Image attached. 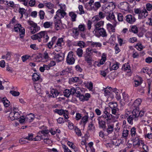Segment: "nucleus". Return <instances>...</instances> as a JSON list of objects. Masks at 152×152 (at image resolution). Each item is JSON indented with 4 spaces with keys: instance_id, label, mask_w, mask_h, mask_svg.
Listing matches in <instances>:
<instances>
[{
    "instance_id": "1",
    "label": "nucleus",
    "mask_w": 152,
    "mask_h": 152,
    "mask_svg": "<svg viewBox=\"0 0 152 152\" xmlns=\"http://www.w3.org/2000/svg\"><path fill=\"white\" fill-rule=\"evenodd\" d=\"M31 38L33 40H38L39 42L42 41V39H43V42L46 43L48 41L49 37L47 32L41 31L40 32L32 36Z\"/></svg>"
},
{
    "instance_id": "2",
    "label": "nucleus",
    "mask_w": 152,
    "mask_h": 152,
    "mask_svg": "<svg viewBox=\"0 0 152 152\" xmlns=\"http://www.w3.org/2000/svg\"><path fill=\"white\" fill-rule=\"evenodd\" d=\"M28 23L30 26H28L27 28L30 31L31 33L34 34L39 31L40 27L38 26L37 24L31 20H28Z\"/></svg>"
},
{
    "instance_id": "3",
    "label": "nucleus",
    "mask_w": 152,
    "mask_h": 152,
    "mask_svg": "<svg viewBox=\"0 0 152 152\" xmlns=\"http://www.w3.org/2000/svg\"><path fill=\"white\" fill-rule=\"evenodd\" d=\"M95 21H94V20H93L92 22L94 23V28L93 29V33H98L99 30L103 28L104 24V21L103 20Z\"/></svg>"
},
{
    "instance_id": "4",
    "label": "nucleus",
    "mask_w": 152,
    "mask_h": 152,
    "mask_svg": "<svg viewBox=\"0 0 152 152\" xmlns=\"http://www.w3.org/2000/svg\"><path fill=\"white\" fill-rule=\"evenodd\" d=\"M75 93H76L75 96L77 97H78L80 101L82 102L88 101L91 97V95L89 93H86L84 95L83 94H81L80 92L79 91H77Z\"/></svg>"
},
{
    "instance_id": "5",
    "label": "nucleus",
    "mask_w": 152,
    "mask_h": 152,
    "mask_svg": "<svg viewBox=\"0 0 152 152\" xmlns=\"http://www.w3.org/2000/svg\"><path fill=\"white\" fill-rule=\"evenodd\" d=\"M115 90V88L113 89L111 87L104 88V89L103 90L104 93V95L106 96H107V97L109 98L110 97L111 98H114V91Z\"/></svg>"
},
{
    "instance_id": "6",
    "label": "nucleus",
    "mask_w": 152,
    "mask_h": 152,
    "mask_svg": "<svg viewBox=\"0 0 152 152\" xmlns=\"http://www.w3.org/2000/svg\"><path fill=\"white\" fill-rule=\"evenodd\" d=\"M75 56L74 55L73 52L71 51L68 53L66 58V62L69 65H72L75 63Z\"/></svg>"
},
{
    "instance_id": "7",
    "label": "nucleus",
    "mask_w": 152,
    "mask_h": 152,
    "mask_svg": "<svg viewBox=\"0 0 152 152\" xmlns=\"http://www.w3.org/2000/svg\"><path fill=\"white\" fill-rule=\"evenodd\" d=\"M89 48L86 49V53L84 54L83 56L84 57V60L87 63H90L92 60V55L90 52Z\"/></svg>"
},
{
    "instance_id": "8",
    "label": "nucleus",
    "mask_w": 152,
    "mask_h": 152,
    "mask_svg": "<svg viewBox=\"0 0 152 152\" xmlns=\"http://www.w3.org/2000/svg\"><path fill=\"white\" fill-rule=\"evenodd\" d=\"M136 113H135L133 110L131 113V114L127 118L128 122L131 125L133 124V121H136L138 120L137 115H136Z\"/></svg>"
},
{
    "instance_id": "9",
    "label": "nucleus",
    "mask_w": 152,
    "mask_h": 152,
    "mask_svg": "<svg viewBox=\"0 0 152 152\" xmlns=\"http://www.w3.org/2000/svg\"><path fill=\"white\" fill-rule=\"evenodd\" d=\"M53 111L55 113L58 114L60 115H63L64 116L66 119H67L69 118L68 116L69 112L68 110H64L63 109H56L54 110Z\"/></svg>"
},
{
    "instance_id": "10",
    "label": "nucleus",
    "mask_w": 152,
    "mask_h": 152,
    "mask_svg": "<svg viewBox=\"0 0 152 152\" xmlns=\"http://www.w3.org/2000/svg\"><path fill=\"white\" fill-rule=\"evenodd\" d=\"M76 91V90L75 88H72L70 89H66L64 91V94L65 96L69 97L70 95L74 94Z\"/></svg>"
},
{
    "instance_id": "11",
    "label": "nucleus",
    "mask_w": 152,
    "mask_h": 152,
    "mask_svg": "<svg viewBox=\"0 0 152 152\" xmlns=\"http://www.w3.org/2000/svg\"><path fill=\"white\" fill-rule=\"evenodd\" d=\"M94 35L97 37H99L100 36H101L102 37H107V34L106 32V30L104 29L103 28L101 29H100L98 31V33H93Z\"/></svg>"
},
{
    "instance_id": "12",
    "label": "nucleus",
    "mask_w": 152,
    "mask_h": 152,
    "mask_svg": "<svg viewBox=\"0 0 152 152\" xmlns=\"http://www.w3.org/2000/svg\"><path fill=\"white\" fill-rule=\"evenodd\" d=\"M14 29L15 32H20V35L21 34H24L25 33V30L24 28L22 27L21 25L19 24H16L15 25Z\"/></svg>"
},
{
    "instance_id": "13",
    "label": "nucleus",
    "mask_w": 152,
    "mask_h": 152,
    "mask_svg": "<svg viewBox=\"0 0 152 152\" xmlns=\"http://www.w3.org/2000/svg\"><path fill=\"white\" fill-rule=\"evenodd\" d=\"M97 119L98 122L99 127L102 129L103 131H105L106 128V122L102 120L100 117H98Z\"/></svg>"
},
{
    "instance_id": "14",
    "label": "nucleus",
    "mask_w": 152,
    "mask_h": 152,
    "mask_svg": "<svg viewBox=\"0 0 152 152\" xmlns=\"http://www.w3.org/2000/svg\"><path fill=\"white\" fill-rule=\"evenodd\" d=\"M9 117L11 120L13 121L19 119L20 115L18 112H11L9 115Z\"/></svg>"
},
{
    "instance_id": "15",
    "label": "nucleus",
    "mask_w": 152,
    "mask_h": 152,
    "mask_svg": "<svg viewBox=\"0 0 152 152\" xmlns=\"http://www.w3.org/2000/svg\"><path fill=\"white\" fill-rule=\"evenodd\" d=\"M105 14L102 12H100L99 13V15L94 16L92 19L94 20V21H99L101 19H103L105 17Z\"/></svg>"
},
{
    "instance_id": "16",
    "label": "nucleus",
    "mask_w": 152,
    "mask_h": 152,
    "mask_svg": "<svg viewBox=\"0 0 152 152\" xmlns=\"http://www.w3.org/2000/svg\"><path fill=\"white\" fill-rule=\"evenodd\" d=\"M64 45V42L62 38H58L54 46V48H58L59 49L62 48V47Z\"/></svg>"
},
{
    "instance_id": "17",
    "label": "nucleus",
    "mask_w": 152,
    "mask_h": 152,
    "mask_svg": "<svg viewBox=\"0 0 152 152\" xmlns=\"http://www.w3.org/2000/svg\"><path fill=\"white\" fill-rule=\"evenodd\" d=\"M106 19L109 21H112L114 25H116V22L115 15L113 12L110 13L106 17Z\"/></svg>"
},
{
    "instance_id": "18",
    "label": "nucleus",
    "mask_w": 152,
    "mask_h": 152,
    "mask_svg": "<svg viewBox=\"0 0 152 152\" xmlns=\"http://www.w3.org/2000/svg\"><path fill=\"white\" fill-rule=\"evenodd\" d=\"M66 13L63 10H58L56 12V15L54 16V18L56 19L57 17H58L59 18H63Z\"/></svg>"
},
{
    "instance_id": "19",
    "label": "nucleus",
    "mask_w": 152,
    "mask_h": 152,
    "mask_svg": "<svg viewBox=\"0 0 152 152\" xmlns=\"http://www.w3.org/2000/svg\"><path fill=\"white\" fill-rule=\"evenodd\" d=\"M126 20L128 23L132 24L135 22L136 19L134 16L131 15H128L126 16Z\"/></svg>"
},
{
    "instance_id": "20",
    "label": "nucleus",
    "mask_w": 152,
    "mask_h": 152,
    "mask_svg": "<svg viewBox=\"0 0 152 152\" xmlns=\"http://www.w3.org/2000/svg\"><path fill=\"white\" fill-rule=\"evenodd\" d=\"M148 13L145 9H143L140 14L138 15V18L140 19H143L147 16Z\"/></svg>"
},
{
    "instance_id": "21",
    "label": "nucleus",
    "mask_w": 152,
    "mask_h": 152,
    "mask_svg": "<svg viewBox=\"0 0 152 152\" xmlns=\"http://www.w3.org/2000/svg\"><path fill=\"white\" fill-rule=\"evenodd\" d=\"M112 115L109 113L106 110H105L104 111V114L100 116L101 118H103L104 119L107 118L106 120L107 121L108 120H110L112 118Z\"/></svg>"
},
{
    "instance_id": "22",
    "label": "nucleus",
    "mask_w": 152,
    "mask_h": 152,
    "mask_svg": "<svg viewBox=\"0 0 152 152\" xmlns=\"http://www.w3.org/2000/svg\"><path fill=\"white\" fill-rule=\"evenodd\" d=\"M120 7L121 9L126 11L129 9V4L126 2H123L120 3Z\"/></svg>"
},
{
    "instance_id": "23",
    "label": "nucleus",
    "mask_w": 152,
    "mask_h": 152,
    "mask_svg": "<svg viewBox=\"0 0 152 152\" xmlns=\"http://www.w3.org/2000/svg\"><path fill=\"white\" fill-rule=\"evenodd\" d=\"M141 102V99H138L134 101L132 106L135 108L134 109L138 110V106L140 104Z\"/></svg>"
},
{
    "instance_id": "24",
    "label": "nucleus",
    "mask_w": 152,
    "mask_h": 152,
    "mask_svg": "<svg viewBox=\"0 0 152 152\" xmlns=\"http://www.w3.org/2000/svg\"><path fill=\"white\" fill-rule=\"evenodd\" d=\"M54 58L57 62H59L64 60V57L62 54H58L55 55Z\"/></svg>"
},
{
    "instance_id": "25",
    "label": "nucleus",
    "mask_w": 152,
    "mask_h": 152,
    "mask_svg": "<svg viewBox=\"0 0 152 152\" xmlns=\"http://www.w3.org/2000/svg\"><path fill=\"white\" fill-rule=\"evenodd\" d=\"M72 36L75 39H77L79 34V31L77 28H73L72 29Z\"/></svg>"
},
{
    "instance_id": "26",
    "label": "nucleus",
    "mask_w": 152,
    "mask_h": 152,
    "mask_svg": "<svg viewBox=\"0 0 152 152\" xmlns=\"http://www.w3.org/2000/svg\"><path fill=\"white\" fill-rule=\"evenodd\" d=\"M88 42L92 47L101 48L102 46L101 43L100 42H93L92 41H88Z\"/></svg>"
},
{
    "instance_id": "27",
    "label": "nucleus",
    "mask_w": 152,
    "mask_h": 152,
    "mask_svg": "<svg viewBox=\"0 0 152 152\" xmlns=\"http://www.w3.org/2000/svg\"><path fill=\"white\" fill-rule=\"evenodd\" d=\"M81 80L80 77H75L69 78V84H72V83H77L79 82Z\"/></svg>"
},
{
    "instance_id": "28",
    "label": "nucleus",
    "mask_w": 152,
    "mask_h": 152,
    "mask_svg": "<svg viewBox=\"0 0 152 152\" xmlns=\"http://www.w3.org/2000/svg\"><path fill=\"white\" fill-rule=\"evenodd\" d=\"M134 113H136V115L137 114V119H138V118L140 117H141L142 116H143L144 114V111H141L140 112H139V111L138 109H134Z\"/></svg>"
},
{
    "instance_id": "29",
    "label": "nucleus",
    "mask_w": 152,
    "mask_h": 152,
    "mask_svg": "<svg viewBox=\"0 0 152 152\" xmlns=\"http://www.w3.org/2000/svg\"><path fill=\"white\" fill-rule=\"evenodd\" d=\"M106 129L108 134L112 133L114 130V125L113 124L108 125L107 128Z\"/></svg>"
},
{
    "instance_id": "30",
    "label": "nucleus",
    "mask_w": 152,
    "mask_h": 152,
    "mask_svg": "<svg viewBox=\"0 0 152 152\" xmlns=\"http://www.w3.org/2000/svg\"><path fill=\"white\" fill-rule=\"evenodd\" d=\"M55 27L56 30H59L60 28L61 20L60 19H57L55 21Z\"/></svg>"
},
{
    "instance_id": "31",
    "label": "nucleus",
    "mask_w": 152,
    "mask_h": 152,
    "mask_svg": "<svg viewBox=\"0 0 152 152\" xmlns=\"http://www.w3.org/2000/svg\"><path fill=\"white\" fill-rule=\"evenodd\" d=\"M101 7V4L100 2H96L93 5L91 10L94 11H96L99 8Z\"/></svg>"
},
{
    "instance_id": "32",
    "label": "nucleus",
    "mask_w": 152,
    "mask_h": 152,
    "mask_svg": "<svg viewBox=\"0 0 152 152\" xmlns=\"http://www.w3.org/2000/svg\"><path fill=\"white\" fill-rule=\"evenodd\" d=\"M69 15L71 18V20L72 22L76 21L77 15L74 12H69Z\"/></svg>"
},
{
    "instance_id": "33",
    "label": "nucleus",
    "mask_w": 152,
    "mask_h": 152,
    "mask_svg": "<svg viewBox=\"0 0 152 152\" xmlns=\"http://www.w3.org/2000/svg\"><path fill=\"white\" fill-rule=\"evenodd\" d=\"M57 39V37H53L52 38L51 41L49 42L47 44V46L50 49L52 48L53 45L54 43L55 42L56 40Z\"/></svg>"
},
{
    "instance_id": "34",
    "label": "nucleus",
    "mask_w": 152,
    "mask_h": 152,
    "mask_svg": "<svg viewBox=\"0 0 152 152\" xmlns=\"http://www.w3.org/2000/svg\"><path fill=\"white\" fill-rule=\"evenodd\" d=\"M111 109L112 114L116 115V118H118L119 115V114L118 113L119 110L118 108L112 109Z\"/></svg>"
},
{
    "instance_id": "35",
    "label": "nucleus",
    "mask_w": 152,
    "mask_h": 152,
    "mask_svg": "<svg viewBox=\"0 0 152 152\" xmlns=\"http://www.w3.org/2000/svg\"><path fill=\"white\" fill-rule=\"evenodd\" d=\"M1 101L5 107H7L9 106L10 102L6 97L3 98L2 99Z\"/></svg>"
},
{
    "instance_id": "36",
    "label": "nucleus",
    "mask_w": 152,
    "mask_h": 152,
    "mask_svg": "<svg viewBox=\"0 0 152 152\" xmlns=\"http://www.w3.org/2000/svg\"><path fill=\"white\" fill-rule=\"evenodd\" d=\"M137 134L136 128L134 127H132L130 130V135L132 137H134Z\"/></svg>"
},
{
    "instance_id": "37",
    "label": "nucleus",
    "mask_w": 152,
    "mask_h": 152,
    "mask_svg": "<svg viewBox=\"0 0 152 152\" xmlns=\"http://www.w3.org/2000/svg\"><path fill=\"white\" fill-rule=\"evenodd\" d=\"M76 54L79 57H81L83 56V50L80 48H77L76 51Z\"/></svg>"
},
{
    "instance_id": "38",
    "label": "nucleus",
    "mask_w": 152,
    "mask_h": 152,
    "mask_svg": "<svg viewBox=\"0 0 152 152\" xmlns=\"http://www.w3.org/2000/svg\"><path fill=\"white\" fill-rule=\"evenodd\" d=\"M30 115H32L33 116L34 115V114L31 113L29 115L26 116V117L25 118L23 116L20 117V119L19 120V122L20 123H22L24 122L25 120H26L27 119H29L28 117Z\"/></svg>"
},
{
    "instance_id": "39",
    "label": "nucleus",
    "mask_w": 152,
    "mask_h": 152,
    "mask_svg": "<svg viewBox=\"0 0 152 152\" xmlns=\"http://www.w3.org/2000/svg\"><path fill=\"white\" fill-rule=\"evenodd\" d=\"M77 45L80 47V48H85L86 47V45L85 43L82 41H79L77 42Z\"/></svg>"
},
{
    "instance_id": "40",
    "label": "nucleus",
    "mask_w": 152,
    "mask_h": 152,
    "mask_svg": "<svg viewBox=\"0 0 152 152\" xmlns=\"http://www.w3.org/2000/svg\"><path fill=\"white\" fill-rule=\"evenodd\" d=\"M88 117L87 115H85L82 118L80 122V124L85 125L88 121Z\"/></svg>"
},
{
    "instance_id": "41",
    "label": "nucleus",
    "mask_w": 152,
    "mask_h": 152,
    "mask_svg": "<svg viewBox=\"0 0 152 152\" xmlns=\"http://www.w3.org/2000/svg\"><path fill=\"white\" fill-rule=\"evenodd\" d=\"M109 106L111 109L118 108V104L116 102H111L108 104Z\"/></svg>"
},
{
    "instance_id": "42",
    "label": "nucleus",
    "mask_w": 152,
    "mask_h": 152,
    "mask_svg": "<svg viewBox=\"0 0 152 152\" xmlns=\"http://www.w3.org/2000/svg\"><path fill=\"white\" fill-rule=\"evenodd\" d=\"M40 78V75L37 73H34L32 75V79L34 81H38L39 80Z\"/></svg>"
},
{
    "instance_id": "43",
    "label": "nucleus",
    "mask_w": 152,
    "mask_h": 152,
    "mask_svg": "<svg viewBox=\"0 0 152 152\" xmlns=\"http://www.w3.org/2000/svg\"><path fill=\"white\" fill-rule=\"evenodd\" d=\"M11 53L7 52L6 55H3L2 56V59H6L7 60H10L11 57Z\"/></svg>"
},
{
    "instance_id": "44",
    "label": "nucleus",
    "mask_w": 152,
    "mask_h": 152,
    "mask_svg": "<svg viewBox=\"0 0 152 152\" xmlns=\"http://www.w3.org/2000/svg\"><path fill=\"white\" fill-rule=\"evenodd\" d=\"M18 12L21 15L20 18L22 19L23 17V15H25L26 13V10L23 8H20L18 10Z\"/></svg>"
},
{
    "instance_id": "45",
    "label": "nucleus",
    "mask_w": 152,
    "mask_h": 152,
    "mask_svg": "<svg viewBox=\"0 0 152 152\" xmlns=\"http://www.w3.org/2000/svg\"><path fill=\"white\" fill-rule=\"evenodd\" d=\"M117 90L116 88H115V90L113 92L114 97V95H115V98L118 100H119L121 99V97Z\"/></svg>"
},
{
    "instance_id": "46",
    "label": "nucleus",
    "mask_w": 152,
    "mask_h": 152,
    "mask_svg": "<svg viewBox=\"0 0 152 152\" xmlns=\"http://www.w3.org/2000/svg\"><path fill=\"white\" fill-rule=\"evenodd\" d=\"M52 22L47 21L44 23L43 26L45 28H49L52 26Z\"/></svg>"
},
{
    "instance_id": "47",
    "label": "nucleus",
    "mask_w": 152,
    "mask_h": 152,
    "mask_svg": "<svg viewBox=\"0 0 152 152\" xmlns=\"http://www.w3.org/2000/svg\"><path fill=\"white\" fill-rule=\"evenodd\" d=\"M107 28L109 30H111L112 32H115V28L112 24L109 23L107 24Z\"/></svg>"
},
{
    "instance_id": "48",
    "label": "nucleus",
    "mask_w": 152,
    "mask_h": 152,
    "mask_svg": "<svg viewBox=\"0 0 152 152\" xmlns=\"http://www.w3.org/2000/svg\"><path fill=\"white\" fill-rule=\"evenodd\" d=\"M129 134V131L127 129H124L123 130L122 135V136L124 138H126L128 136Z\"/></svg>"
},
{
    "instance_id": "49",
    "label": "nucleus",
    "mask_w": 152,
    "mask_h": 152,
    "mask_svg": "<svg viewBox=\"0 0 152 152\" xmlns=\"http://www.w3.org/2000/svg\"><path fill=\"white\" fill-rule=\"evenodd\" d=\"M106 55L103 53L102 54V58L100 60L99 62L102 65L103 64L105 61L106 60Z\"/></svg>"
},
{
    "instance_id": "50",
    "label": "nucleus",
    "mask_w": 152,
    "mask_h": 152,
    "mask_svg": "<svg viewBox=\"0 0 152 152\" xmlns=\"http://www.w3.org/2000/svg\"><path fill=\"white\" fill-rule=\"evenodd\" d=\"M77 28L79 31L84 32L85 30V25L84 24H80Z\"/></svg>"
},
{
    "instance_id": "51",
    "label": "nucleus",
    "mask_w": 152,
    "mask_h": 152,
    "mask_svg": "<svg viewBox=\"0 0 152 152\" xmlns=\"http://www.w3.org/2000/svg\"><path fill=\"white\" fill-rule=\"evenodd\" d=\"M87 87L90 91H92L93 88V83L91 81L88 82L87 84Z\"/></svg>"
},
{
    "instance_id": "52",
    "label": "nucleus",
    "mask_w": 152,
    "mask_h": 152,
    "mask_svg": "<svg viewBox=\"0 0 152 152\" xmlns=\"http://www.w3.org/2000/svg\"><path fill=\"white\" fill-rule=\"evenodd\" d=\"M122 68L123 69H124L125 71H127L128 72L130 71V67L128 64H124L122 66Z\"/></svg>"
},
{
    "instance_id": "53",
    "label": "nucleus",
    "mask_w": 152,
    "mask_h": 152,
    "mask_svg": "<svg viewBox=\"0 0 152 152\" xmlns=\"http://www.w3.org/2000/svg\"><path fill=\"white\" fill-rule=\"evenodd\" d=\"M74 130L76 134L79 137L81 136L82 135V133L80 129L76 127H75Z\"/></svg>"
},
{
    "instance_id": "54",
    "label": "nucleus",
    "mask_w": 152,
    "mask_h": 152,
    "mask_svg": "<svg viewBox=\"0 0 152 152\" xmlns=\"http://www.w3.org/2000/svg\"><path fill=\"white\" fill-rule=\"evenodd\" d=\"M78 8L80 12L79 13L80 15H82L85 13V12L83 10V6L82 5H79L78 6Z\"/></svg>"
},
{
    "instance_id": "55",
    "label": "nucleus",
    "mask_w": 152,
    "mask_h": 152,
    "mask_svg": "<svg viewBox=\"0 0 152 152\" xmlns=\"http://www.w3.org/2000/svg\"><path fill=\"white\" fill-rule=\"evenodd\" d=\"M131 31L133 33L136 34L138 31V28L136 26H133L131 28Z\"/></svg>"
},
{
    "instance_id": "56",
    "label": "nucleus",
    "mask_w": 152,
    "mask_h": 152,
    "mask_svg": "<svg viewBox=\"0 0 152 152\" xmlns=\"http://www.w3.org/2000/svg\"><path fill=\"white\" fill-rule=\"evenodd\" d=\"M40 132L44 136L46 137L48 136V134L50 132V131L48 130H41Z\"/></svg>"
},
{
    "instance_id": "57",
    "label": "nucleus",
    "mask_w": 152,
    "mask_h": 152,
    "mask_svg": "<svg viewBox=\"0 0 152 152\" xmlns=\"http://www.w3.org/2000/svg\"><path fill=\"white\" fill-rule=\"evenodd\" d=\"M40 18L41 20H43L44 18L45 13L42 10H40L39 12Z\"/></svg>"
},
{
    "instance_id": "58",
    "label": "nucleus",
    "mask_w": 152,
    "mask_h": 152,
    "mask_svg": "<svg viewBox=\"0 0 152 152\" xmlns=\"http://www.w3.org/2000/svg\"><path fill=\"white\" fill-rule=\"evenodd\" d=\"M43 57L47 61H48V60H49L50 59V58L48 56V53L46 51H45L44 52L43 55Z\"/></svg>"
},
{
    "instance_id": "59",
    "label": "nucleus",
    "mask_w": 152,
    "mask_h": 152,
    "mask_svg": "<svg viewBox=\"0 0 152 152\" xmlns=\"http://www.w3.org/2000/svg\"><path fill=\"white\" fill-rule=\"evenodd\" d=\"M10 93L13 96H18L20 94V93L19 92L16 91H10Z\"/></svg>"
},
{
    "instance_id": "60",
    "label": "nucleus",
    "mask_w": 152,
    "mask_h": 152,
    "mask_svg": "<svg viewBox=\"0 0 152 152\" xmlns=\"http://www.w3.org/2000/svg\"><path fill=\"white\" fill-rule=\"evenodd\" d=\"M33 134L32 133L29 134L28 136L26 137V140H32L33 139Z\"/></svg>"
},
{
    "instance_id": "61",
    "label": "nucleus",
    "mask_w": 152,
    "mask_h": 152,
    "mask_svg": "<svg viewBox=\"0 0 152 152\" xmlns=\"http://www.w3.org/2000/svg\"><path fill=\"white\" fill-rule=\"evenodd\" d=\"M62 146L64 149V152H72L65 145H62Z\"/></svg>"
},
{
    "instance_id": "62",
    "label": "nucleus",
    "mask_w": 152,
    "mask_h": 152,
    "mask_svg": "<svg viewBox=\"0 0 152 152\" xmlns=\"http://www.w3.org/2000/svg\"><path fill=\"white\" fill-rule=\"evenodd\" d=\"M146 8L147 10L148 11H151L152 9V5L149 3H148L146 4Z\"/></svg>"
},
{
    "instance_id": "63",
    "label": "nucleus",
    "mask_w": 152,
    "mask_h": 152,
    "mask_svg": "<svg viewBox=\"0 0 152 152\" xmlns=\"http://www.w3.org/2000/svg\"><path fill=\"white\" fill-rule=\"evenodd\" d=\"M26 137L21 138L19 140V142L21 144L26 143L28 142L26 141Z\"/></svg>"
},
{
    "instance_id": "64",
    "label": "nucleus",
    "mask_w": 152,
    "mask_h": 152,
    "mask_svg": "<svg viewBox=\"0 0 152 152\" xmlns=\"http://www.w3.org/2000/svg\"><path fill=\"white\" fill-rule=\"evenodd\" d=\"M145 61L148 64H150L152 62V57H148L145 59Z\"/></svg>"
}]
</instances>
